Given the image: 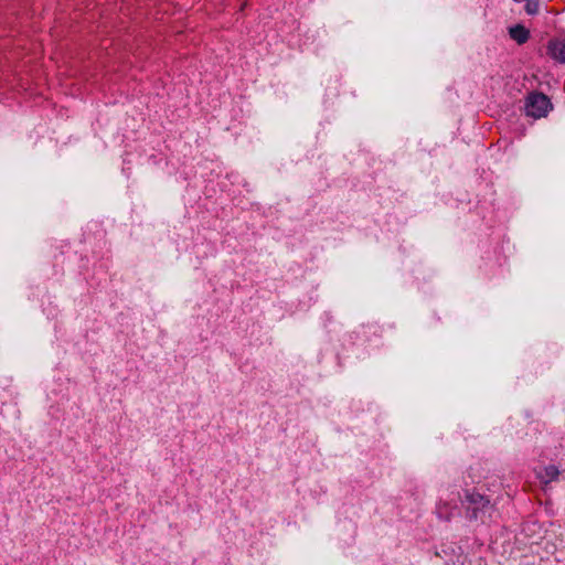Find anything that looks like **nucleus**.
<instances>
[{"label":"nucleus","mask_w":565,"mask_h":565,"mask_svg":"<svg viewBox=\"0 0 565 565\" xmlns=\"http://www.w3.org/2000/svg\"><path fill=\"white\" fill-rule=\"evenodd\" d=\"M524 10L530 13V0H526L524 3Z\"/></svg>","instance_id":"8"},{"label":"nucleus","mask_w":565,"mask_h":565,"mask_svg":"<svg viewBox=\"0 0 565 565\" xmlns=\"http://www.w3.org/2000/svg\"><path fill=\"white\" fill-rule=\"evenodd\" d=\"M552 109L553 104L548 96L543 93H532V118L546 117Z\"/></svg>","instance_id":"1"},{"label":"nucleus","mask_w":565,"mask_h":565,"mask_svg":"<svg viewBox=\"0 0 565 565\" xmlns=\"http://www.w3.org/2000/svg\"><path fill=\"white\" fill-rule=\"evenodd\" d=\"M537 7H539V4L532 0V9H531L532 14H534L539 11Z\"/></svg>","instance_id":"7"},{"label":"nucleus","mask_w":565,"mask_h":565,"mask_svg":"<svg viewBox=\"0 0 565 565\" xmlns=\"http://www.w3.org/2000/svg\"><path fill=\"white\" fill-rule=\"evenodd\" d=\"M509 34L518 44H523L529 39V31L521 24L509 28Z\"/></svg>","instance_id":"4"},{"label":"nucleus","mask_w":565,"mask_h":565,"mask_svg":"<svg viewBox=\"0 0 565 565\" xmlns=\"http://www.w3.org/2000/svg\"><path fill=\"white\" fill-rule=\"evenodd\" d=\"M524 110L526 115H530V95L524 97Z\"/></svg>","instance_id":"6"},{"label":"nucleus","mask_w":565,"mask_h":565,"mask_svg":"<svg viewBox=\"0 0 565 565\" xmlns=\"http://www.w3.org/2000/svg\"><path fill=\"white\" fill-rule=\"evenodd\" d=\"M438 513L443 514L440 507H438Z\"/></svg>","instance_id":"9"},{"label":"nucleus","mask_w":565,"mask_h":565,"mask_svg":"<svg viewBox=\"0 0 565 565\" xmlns=\"http://www.w3.org/2000/svg\"><path fill=\"white\" fill-rule=\"evenodd\" d=\"M548 53L551 56L561 62L565 63V41L552 40L548 43Z\"/></svg>","instance_id":"2"},{"label":"nucleus","mask_w":565,"mask_h":565,"mask_svg":"<svg viewBox=\"0 0 565 565\" xmlns=\"http://www.w3.org/2000/svg\"><path fill=\"white\" fill-rule=\"evenodd\" d=\"M559 475L558 469L551 465L545 467L543 470L537 471V479L541 481L543 487H546L551 481L557 479Z\"/></svg>","instance_id":"3"},{"label":"nucleus","mask_w":565,"mask_h":565,"mask_svg":"<svg viewBox=\"0 0 565 565\" xmlns=\"http://www.w3.org/2000/svg\"><path fill=\"white\" fill-rule=\"evenodd\" d=\"M467 499L476 504V510L481 508L482 512H484V509H489V500H486L481 494H470L467 497Z\"/></svg>","instance_id":"5"}]
</instances>
